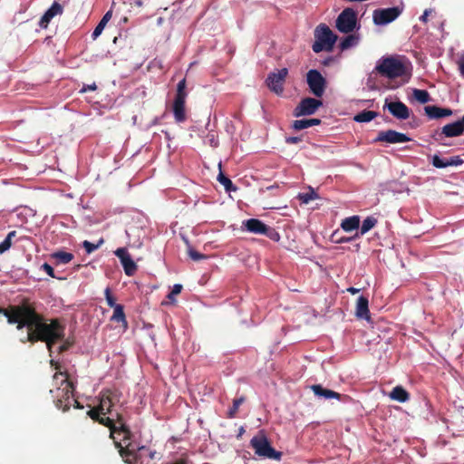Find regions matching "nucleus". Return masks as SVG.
<instances>
[{"label": "nucleus", "instance_id": "obj_1", "mask_svg": "<svg viewBox=\"0 0 464 464\" xmlns=\"http://www.w3.org/2000/svg\"><path fill=\"white\" fill-rule=\"evenodd\" d=\"M19 314L16 328L22 330L27 328V336L24 343L44 342L51 351L52 346L58 341L64 338V326L58 319H52L50 324L44 320L43 315L37 313L34 303L28 298L22 299V307L16 309Z\"/></svg>", "mask_w": 464, "mask_h": 464}, {"label": "nucleus", "instance_id": "obj_2", "mask_svg": "<svg viewBox=\"0 0 464 464\" xmlns=\"http://www.w3.org/2000/svg\"><path fill=\"white\" fill-rule=\"evenodd\" d=\"M411 63L407 58L400 55L382 56L374 68V71L382 77L403 78L402 83L409 82L411 76Z\"/></svg>", "mask_w": 464, "mask_h": 464}, {"label": "nucleus", "instance_id": "obj_3", "mask_svg": "<svg viewBox=\"0 0 464 464\" xmlns=\"http://www.w3.org/2000/svg\"><path fill=\"white\" fill-rule=\"evenodd\" d=\"M61 378V384L56 390V394L53 397L55 406L63 411H67L71 407V400L73 397L74 386L69 380L68 374L63 372H56L53 379L58 381Z\"/></svg>", "mask_w": 464, "mask_h": 464}, {"label": "nucleus", "instance_id": "obj_4", "mask_svg": "<svg viewBox=\"0 0 464 464\" xmlns=\"http://www.w3.org/2000/svg\"><path fill=\"white\" fill-rule=\"evenodd\" d=\"M115 448L118 450V452L126 464H137L143 462V452H148V457L150 459H154L156 456V451L151 450L146 446H138L136 447L132 442H129L126 446H122V444L119 441H115Z\"/></svg>", "mask_w": 464, "mask_h": 464}, {"label": "nucleus", "instance_id": "obj_5", "mask_svg": "<svg viewBox=\"0 0 464 464\" xmlns=\"http://www.w3.org/2000/svg\"><path fill=\"white\" fill-rule=\"evenodd\" d=\"M314 37L315 41L312 45V49L316 53L322 51L331 52L337 40V36L324 24H321L316 27Z\"/></svg>", "mask_w": 464, "mask_h": 464}, {"label": "nucleus", "instance_id": "obj_6", "mask_svg": "<svg viewBox=\"0 0 464 464\" xmlns=\"http://www.w3.org/2000/svg\"><path fill=\"white\" fill-rule=\"evenodd\" d=\"M250 446L259 457L276 460H279L282 457V452L276 450L271 446L267 437L263 431H259L257 435L251 439Z\"/></svg>", "mask_w": 464, "mask_h": 464}, {"label": "nucleus", "instance_id": "obj_7", "mask_svg": "<svg viewBox=\"0 0 464 464\" xmlns=\"http://www.w3.org/2000/svg\"><path fill=\"white\" fill-rule=\"evenodd\" d=\"M186 79H182L177 85V92L173 101L172 111L175 121L178 123L184 122L187 120L185 103L188 96L186 92Z\"/></svg>", "mask_w": 464, "mask_h": 464}, {"label": "nucleus", "instance_id": "obj_8", "mask_svg": "<svg viewBox=\"0 0 464 464\" xmlns=\"http://www.w3.org/2000/svg\"><path fill=\"white\" fill-rule=\"evenodd\" d=\"M243 226L246 230L250 233L264 235L275 242H278L280 240L279 233L274 227L267 226L260 219L249 218L243 222Z\"/></svg>", "mask_w": 464, "mask_h": 464}, {"label": "nucleus", "instance_id": "obj_9", "mask_svg": "<svg viewBox=\"0 0 464 464\" xmlns=\"http://www.w3.org/2000/svg\"><path fill=\"white\" fill-rule=\"evenodd\" d=\"M306 82L310 92L318 98H321L326 89L327 82L322 73L315 69H311L306 73Z\"/></svg>", "mask_w": 464, "mask_h": 464}, {"label": "nucleus", "instance_id": "obj_10", "mask_svg": "<svg viewBox=\"0 0 464 464\" xmlns=\"http://www.w3.org/2000/svg\"><path fill=\"white\" fill-rule=\"evenodd\" d=\"M121 392L117 390H105L100 394V402L97 405L102 415H112V408L120 402Z\"/></svg>", "mask_w": 464, "mask_h": 464}, {"label": "nucleus", "instance_id": "obj_11", "mask_svg": "<svg viewBox=\"0 0 464 464\" xmlns=\"http://www.w3.org/2000/svg\"><path fill=\"white\" fill-rule=\"evenodd\" d=\"M357 23L356 13L352 8H345L336 19V28L342 33H351Z\"/></svg>", "mask_w": 464, "mask_h": 464}, {"label": "nucleus", "instance_id": "obj_12", "mask_svg": "<svg viewBox=\"0 0 464 464\" xmlns=\"http://www.w3.org/2000/svg\"><path fill=\"white\" fill-rule=\"evenodd\" d=\"M402 8L399 6L380 8L373 11V23L377 25H384L393 22L401 14Z\"/></svg>", "mask_w": 464, "mask_h": 464}, {"label": "nucleus", "instance_id": "obj_13", "mask_svg": "<svg viewBox=\"0 0 464 464\" xmlns=\"http://www.w3.org/2000/svg\"><path fill=\"white\" fill-rule=\"evenodd\" d=\"M323 102L321 100L315 98L306 97L300 101L297 106L294 109L293 115L296 118L305 115L314 114L321 106Z\"/></svg>", "mask_w": 464, "mask_h": 464}, {"label": "nucleus", "instance_id": "obj_14", "mask_svg": "<svg viewBox=\"0 0 464 464\" xmlns=\"http://www.w3.org/2000/svg\"><path fill=\"white\" fill-rule=\"evenodd\" d=\"M288 70L286 68L278 70L277 72L269 73L266 78V84L268 88L276 94H282Z\"/></svg>", "mask_w": 464, "mask_h": 464}, {"label": "nucleus", "instance_id": "obj_15", "mask_svg": "<svg viewBox=\"0 0 464 464\" xmlns=\"http://www.w3.org/2000/svg\"><path fill=\"white\" fill-rule=\"evenodd\" d=\"M411 140V138L404 133L393 130H382L374 139V142H386L390 144L403 143Z\"/></svg>", "mask_w": 464, "mask_h": 464}, {"label": "nucleus", "instance_id": "obj_16", "mask_svg": "<svg viewBox=\"0 0 464 464\" xmlns=\"http://www.w3.org/2000/svg\"><path fill=\"white\" fill-rule=\"evenodd\" d=\"M383 109H387L389 112L398 120H407L410 118V109L401 101L386 102Z\"/></svg>", "mask_w": 464, "mask_h": 464}, {"label": "nucleus", "instance_id": "obj_17", "mask_svg": "<svg viewBox=\"0 0 464 464\" xmlns=\"http://www.w3.org/2000/svg\"><path fill=\"white\" fill-rule=\"evenodd\" d=\"M63 12V7L62 5H60L57 2H53V4L51 5V7L44 14V15L41 17L39 21V26L43 29H45L48 27L49 23L51 20L58 15L62 14Z\"/></svg>", "mask_w": 464, "mask_h": 464}, {"label": "nucleus", "instance_id": "obj_18", "mask_svg": "<svg viewBox=\"0 0 464 464\" xmlns=\"http://www.w3.org/2000/svg\"><path fill=\"white\" fill-rule=\"evenodd\" d=\"M63 12V7L62 5H60L57 2H53V4L51 5V7L44 14V15L41 17L39 21V26L43 29H45L48 27L49 23L51 20L58 15L62 14Z\"/></svg>", "mask_w": 464, "mask_h": 464}, {"label": "nucleus", "instance_id": "obj_19", "mask_svg": "<svg viewBox=\"0 0 464 464\" xmlns=\"http://www.w3.org/2000/svg\"><path fill=\"white\" fill-rule=\"evenodd\" d=\"M311 390L313 391L315 396L324 398L325 400L336 399L341 401L343 398H348L347 395H343L333 390L326 389L323 387L321 384L312 385Z\"/></svg>", "mask_w": 464, "mask_h": 464}, {"label": "nucleus", "instance_id": "obj_20", "mask_svg": "<svg viewBox=\"0 0 464 464\" xmlns=\"http://www.w3.org/2000/svg\"><path fill=\"white\" fill-rule=\"evenodd\" d=\"M464 133L462 125L459 121L446 124L442 127L440 131H437V135L445 136L448 138L458 137Z\"/></svg>", "mask_w": 464, "mask_h": 464}, {"label": "nucleus", "instance_id": "obj_21", "mask_svg": "<svg viewBox=\"0 0 464 464\" xmlns=\"http://www.w3.org/2000/svg\"><path fill=\"white\" fill-rule=\"evenodd\" d=\"M426 115L430 119H440L451 116L453 111L450 108H441L436 105H428L424 108Z\"/></svg>", "mask_w": 464, "mask_h": 464}, {"label": "nucleus", "instance_id": "obj_22", "mask_svg": "<svg viewBox=\"0 0 464 464\" xmlns=\"http://www.w3.org/2000/svg\"><path fill=\"white\" fill-rule=\"evenodd\" d=\"M355 314L360 319L370 320V311H369V300L368 297L364 295H361L357 299Z\"/></svg>", "mask_w": 464, "mask_h": 464}, {"label": "nucleus", "instance_id": "obj_23", "mask_svg": "<svg viewBox=\"0 0 464 464\" xmlns=\"http://www.w3.org/2000/svg\"><path fill=\"white\" fill-rule=\"evenodd\" d=\"M98 423L107 427L110 429V438L113 440V441H118L115 435L117 433V425L115 423L114 420V413L112 415L107 416V415H102Z\"/></svg>", "mask_w": 464, "mask_h": 464}, {"label": "nucleus", "instance_id": "obj_24", "mask_svg": "<svg viewBox=\"0 0 464 464\" xmlns=\"http://www.w3.org/2000/svg\"><path fill=\"white\" fill-rule=\"evenodd\" d=\"M21 307L22 301L19 304L9 305L7 308H0V314H4L7 318L8 324H16L19 316V314H16V309Z\"/></svg>", "mask_w": 464, "mask_h": 464}, {"label": "nucleus", "instance_id": "obj_25", "mask_svg": "<svg viewBox=\"0 0 464 464\" xmlns=\"http://www.w3.org/2000/svg\"><path fill=\"white\" fill-rule=\"evenodd\" d=\"M390 398L399 402H406L410 399V393L402 386L398 385L392 390Z\"/></svg>", "mask_w": 464, "mask_h": 464}, {"label": "nucleus", "instance_id": "obj_26", "mask_svg": "<svg viewBox=\"0 0 464 464\" xmlns=\"http://www.w3.org/2000/svg\"><path fill=\"white\" fill-rule=\"evenodd\" d=\"M320 119H303V120H296L293 121L292 127L295 130H301L304 129H307L312 126L319 125L321 124Z\"/></svg>", "mask_w": 464, "mask_h": 464}, {"label": "nucleus", "instance_id": "obj_27", "mask_svg": "<svg viewBox=\"0 0 464 464\" xmlns=\"http://www.w3.org/2000/svg\"><path fill=\"white\" fill-rule=\"evenodd\" d=\"M116 430L117 435L122 434V438L118 440L122 444V446H126L129 442H131L133 433L127 424H121V426H118Z\"/></svg>", "mask_w": 464, "mask_h": 464}, {"label": "nucleus", "instance_id": "obj_28", "mask_svg": "<svg viewBox=\"0 0 464 464\" xmlns=\"http://www.w3.org/2000/svg\"><path fill=\"white\" fill-rule=\"evenodd\" d=\"M360 226V217L359 216H352L344 218L341 223V227L346 231L351 232L359 228Z\"/></svg>", "mask_w": 464, "mask_h": 464}, {"label": "nucleus", "instance_id": "obj_29", "mask_svg": "<svg viewBox=\"0 0 464 464\" xmlns=\"http://www.w3.org/2000/svg\"><path fill=\"white\" fill-rule=\"evenodd\" d=\"M121 263L123 266L125 274L129 276H133L138 270V266L130 256H126Z\"/></svg>", "mask_w": 464, "mask_h": 464}, {"label": "nucleus", "instance_id": "obj_30", "mask_svg": "<svg viewBox=\"0 0 464 464\" xmlns=\"http://www.w3.org/2000/svg\"><path fill=\"white\" fill-rule=\"evenodd\" d=\"M378 116V113L373 111H367V110H364L359 113H357L354 117H353V120L356 121V122H370L371 121H372L373 119H375L376 117Z\"/></svg>", "mask_w": 464, "mask_h": 464}, {"label": "nucleus", "instance_id": "obj_31", "mask_svg": "<svg viewBox=\"0 0 464 464\" xmlns=\"http://www.w3.org/2000/svg\"><path fill=\"white\" fill-rule=\"evenodd\" d=\"M111 18V11H108L104 15L103 17L102 18V20L99 22V24H97V26L95 27V29L93 30L92 32V37L93 39H96L101 34L102 32L103 31L106 24L109 22V20Z\"/></svg>", "mask_w": 464, "mask_h": 464}, {"label": "nucleus", "instance_id": "obj_32", "mask_svg": "<svg viewBox=\"0 0 464 464\" xmlns=\"http://www.w3.org/2000/svg\"><path fill=\"white\" fill-rule=\"evenodd\" d=\"M52 257L57 261L58 264H68L73 259V255L65 251H57L52 254Z\"/></svg>", "mask_w": 464, "mask_h": 464}, {"label": "nucleus", "instance_id": "obj_33", "mask_svg": "<svg viewBox=\"0 0 464 464\" xmlns=\"http://www.w3.org/2000/svg\"><path fill=\"white\" fill-rule=\"evenodd\" d=\"M113 311V314L111 318V321L117 322V323H122L125 325H127V320L124 314L123 305L120 304L115 306Z\"/></svg>", "mask_w": 464, "mask_h": 464}, {"label": "nucleus", "instance_id": "obj_34", "mask_svg": "<svg viewBox=\"0 0 464 464\" xmlns=\"http://www.w3.org/2000/svg\"><path fill=\"white\" fill-rule=\"evenodd\" d=\"M246 401L245 396H240L239 398H237L233 401L232 407L228 410L227 416L229 419H233L237 416V413L238 411V409L242 403H244Z\"/></svg>", "mask_w": 464, "mask_h": 464}, {"label": "nucleus", "instance_id": "obj_35", "mask_svg": "<svg viewBox=\"0 0 464 464\" xmlns=\"http://www.w3.org/2000/svg\"><path fill=\"white\" fill-rule=\"evenodd\" d=\"M377 224V219L373 217H367L362 224V227L360 228V234L363 235L370 231L372 228L375 227Z\"/></svg>", "mask_w": 464, "mask_h": 464}, {"label": "nucleus", "instance_id": "obj_36", "mask_svg": "<svg viewBox=\"0 0 464 464\" xmlns=\"http://www.w3.org/2000/svg\"><path fill=\"white\" fill-rule=\"evenodd\" d=\"M412 93L413 97L422 104L430 101V96L426 90L414 89Z\"/></svg>", "mask_w": 464, "mask_h": 464}, {"label": "nucleus", "instance_id": "obj_37", "mask_svg": "<svg viewBox=\"0 0 464 464\" xmlns=\"http://www.w3.org/2000/svg\"><path fill=\"white\" fill-rule=\"evenodd\" d=\"M16 236V231H10L5 240L0 243V254L6 252L12 246V239Z\"/></svg>", "mask_w": 464, "mask_h": 464}, {"label": "nucleus", "instance_id": "obj_38", "mask_svg": "<svg viewBox=\"0 0 464 464\" xmlns=\"http://www.w3.org/2000/svg\"><path fill=\"white\" fill-rule=\"evenodd\" d=\"M218 180L219 181L220 184H222L225 187L226 191L230 192L237 190V188L234 186L232 181L222 172H219L218 176Z\"/></svg>", "mask_w": 464, "mask_h": 464}, {"label": "nucleus", "instance_id": "obj_39", "mask_svg": "<svg viewBox=\"0 0 464 464\" xmlns=\"http://www.w3.org/2000/svg\"><path fill=\"white\" fill-rule=\"evenodd\" d=\"M358 42V38L353 34H349L344 37L340 43V49L342 51L346 50L353 45H355Z\"/></svg>", "mask_w": 464, "mask_h": 464}, {"label": "nucleus", "instance_id": "obj_40", "mask_svg": "<svg viewBox=\"0 0 464 464\" xmlns=\"http://www.w3.org/2000/svg\"><path fill=\"white\" fill-rule=\"evenodd\" d=\"M318 194L310 188V191L306 193H301L298 196V198L302 201L304 204H308L311 200L318 198Z\"/></svg>", "mask_w": 464, "mask_h": 464}, {"label": "nucleus", "instance_id": "obj_41", "mask_svg": "<svg viewBox=\"0 0 464 464\" xmlns=\"http://www.w3.org/2000/svg\"><path fill=\"white\" fill-rule=\"evenodd\" d=\"M431 163L437 169H444L448 167L447 159H440L438 155H434L432 157Z\"/></svg>", "mask_w": 464, "mask_h": 464}, {"label": "nucleus", "instance_id": "obj_42", "mask_svg": "<svg viewBox=\"0 0 464 464\" xmlns=\"http://www.w3.org/2000/svg\"><path fill=\"white\" fill-rule=\"evenodd\" d=\"M104 295H105V299H106V302H107V304L111 307V308H114L115 306L117 305H120L119 304H116V299L115 297L111 295V289L109 287H107L104 291Z\"/></svg>", "mask_w": 464, "mask_h": 464}, {"label": "nucleus", "instance_id": "obj_43", "mask_svg": "<svg viewBox=\"0 0 464 464\" xmlns=\"http://www.w3.org/2000/svg\"><path fill=\"white\" fill-rule=\"evenodd\" d=\"M87 415L94 421H99L101 416L102 415V411L98 406L92 408L88 411Z\"/></svg>", "mask_w": 464, "mask_h": 464}, {"label": "nucleus", "instance_id": "obj_44", "mask_svg": "<svg viewBox=\"0 0 464 464\" xmlns=\"http://www.w3.org/2000/svg\"><path fill=\"white\" fill-rule=\"evenodd\" d=\"M188 254L189 256V257L191 259H193L194 261H199V260H202V259H205L207 258V256L204 255V254H201L196 250H194L193 248L189 247L188 250Z\"/></svg>", "mask_w": 464, "mask_h": 464}, {"label": "nucleus", "instance_id": "obj_45", "mask_svg": "<svg viewBox=\"0 0 464 464\" xmlns=\"http://www.w3.org/2000/svg\"><path fill=\"white\" fill-rule=\"evenodd\" d=\"M82 246L88 254L92 253L99 247V244L95 245L88 240H84Z\"/></svg>", "mask_w": 464, "mask_h": 464}, {"label": "nucleus", "instance_id": "obj_46", "mask_svg": "<svg viewBox=\"0 0 464 464\" xmlns=\"http://www.w3.org/2000/svg\"><path fill=\"white\" fill-rule=\"evenodd\" d=\"M448 167L450 166H459L463 163V160L459 156H453L450 159H447Z\"/></svg>", "mask_w": 464, "mask_h": 464}, {"label": "nucleus", "instance_id": "obj_47", "mask_svg": "<svg viewBox=\"0 0 464 464\" xmlns=\"http://www.w3.org/2000/svg\"><path fill=\"white\" fill-rule=\"evenodd\" d=\"M182 290V285L179 284H176L173 285L171 292L168 295V298L170 300L174 299V296L179 295Z\"/></svg>", "mask_w": 464, "mask_h": 464}, {"label": "nucleus", "instance_id": "obj_48", "mask_svg": "<svg viewBox=\"0 0 464 464\" xmlns=\"http://www.w3.org/2000/svg\"><path fill=\"white\" fill-rule=\"evenodd\" d=\"M115 255L120 258L121 262L123 261V259L130 256L127 249L124 247H120L115 251Z\"/></svg>", "mask_w": 464, "mask_h": 464}, {"label": "nucleus", "instance_id": "obj_49", "mask_svg": "<svg viewBox=\"0 0 464 464\" xmlns=\"http://www.w3.org/2000/svg\"><path fill=\"white\" fill-rule=\"evenodd\" d=\"M42 269L48 275L50 276L51 277L53 278H55V275H54V270L53 268L52 267V266H50L49 264L47 263H44L42 265Z\"/></svg>", "mask_w": 464, "mask_h": 464}, {"label": "nucleus", "instance_id": "obj_50", "mask_svg": "<svg viewBox=\"0 0 464 464\" xmlns=\"http://www.w3.org/2000/svg\"><path fill=\"white\" fill-rule=\"evenodd\" d=\"M114 420L117 426H121V424H126L121 413L114 412Z\"/></svg>", "mask_w": 464, "mask_h": 464}, {"label": "nucleus", "instance_id": "obj_51", "mask_svg": "<svg viewBox=\"0 0 464 464\" xmlns=\"http://www.w3.org/2000/svg\"><path fill=\"white\" fill-rule=\"evenodd\" d=\"M97 90V85L96 83H92V84H88V85H83L82 90H81V92H86L88 91H95Z\"/></svg>", "mask_w": 464, "mask_h": 464}, {"label": "nucleus", "instance_id": "obj_52", "mask_svg": "<svg viewBox=\"0 0 464 464\" xmlns=\"http://www.w3.org/2000/svg\"><path fill=\"white\" fill-rule=\"evenodd\" d=\"M302 139L300 137H288L286 138L285 141L288 144H296L300 142Z\"/></svg>", "mask_w": 464, "mask_h": 464}, {"label": "nucleus", "instance_id": "obj_53", "mask_svg": "<svg viewBox=\"0 0 464 464\" xmlns=\"http://www.w3.org/2000/svg\"><path fill=\"white\" fill-rule=\"evenodd\" d=\"M359 237V233H356L354 237H342L338 242L339 243L349 242L352 239H353L355 237Z\"/></svg>", "mask_w": 464, "mask_h": 464}, {"label": "nucleus", "instance_id": "obj_54", "mask_svg": "<svg viewBox=\"0 0 464 464\" xmlns=\"http://www.w3.org/2000/svg\"><path fill=\"white\" fill-rule=\"evenodd\" d=\"M347 292L351 293L352 295H355L360 292V289L351 286L347 288Z\"/></svg>", "mask_w": 464, "mask_h": 464}, {"label": "nucleus", "instance_id": "obj_55", "mask_svg": "<svg viewBox=\"0 0 464 464\" xmlns=\"http://www.w3.org/2000/svg\"><path fill=\"white\" fill-rule=\"evenodd\" d=\"M72 401H73L74 408H76V409H82V406L80 404V402L77 400H75L73 397L71 400V402Z\"/></svg>", "mask_w": 464, "mask_h": 464}, {"label": "nucleus", "instance_id": "obj_56", "mask_svg": "<svg viewBox=\"0 0 464 464\" xmlns=\"http://www.w3.org/2000/svg\"><path fill=\"white\" fill-rule=\"evenodd\" d=\"M428 15H429V12L426 10L424 12V14L420 16V20L423 21V22H426Z\"/></svg>", "mask_w": 464, "mask_h": 464}, {"label": "nucleus", "instance_id": "obj_57", "mask_svg": "<svg viewBox=\"0 0 464 464\" xmlns=\"http://www.w3.org/2000/svg\"><path fill=\"white\" fill-rule=\"evenodd\" d=\"M332 61H333V59H332V58H329V59H327V60H325V61L324 62V65H328Z\"/></svg>", "mask_w": 464, "mask_h": 464}, {"label": "nucleus", "instance_id": "obj_58", "mask_svg": "<svg viewBox=\"0 0 464 464\" xmlns=\"http://www.w3.org/2000/svg\"><path fill=\"white\" fill-rule=\"evenodd\" d=\"M210 142H211V144H212L213 146H215V147L218 145V143L214 140V138H213V137L210 139Z\"/></svg>", "mask_w": 464, "mask_h": 464}, {"label": "nucleus", "instance_id": "obj_59", "mask_svg": "<svg viewBox=\"0 0 464 464\" xmlns=\"http://www.w3.org/2000/svg\"><path fill=\"white\" fill-rule=\"evenodd\" d=\"M65 349H66V348H65L64 346H61V347H60V350H61V351H64Z\"/></svg>", "mask_w": 464, "mask_h": 464}, {"label": "nucleus", "instance_id": "obj_60", "mask_svg": "<svg viewBox=\"0 0 464 464\" xmlns=\"http://www.w3.org/2000/svg\"><path fill=\"white\" fill-rule=\"evenodd\" d=\"M145 456H148V452H147V451H144V452H143V458H144Z\"/></svg>", "mask_w": 464, "mask_h": 464}]
</instances>
